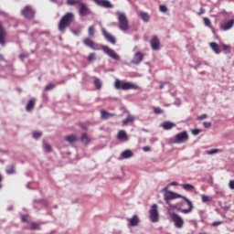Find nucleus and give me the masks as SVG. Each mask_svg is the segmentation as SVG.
<instances>
[{
  "label": "nucleus",
  "mask_w": 234,
  "mask_h": 234,
  "mask_svg": "<svg viewBox=\"0 0 234 234\" xmlns=\"http://www.w3.org/2000/svg\"><path fill=\"white\" fill-rule=\"evenodd\" d=\"M177 198H183L185 202H186V205H188L187 208H179V211L183 214H189L193 211L194 206L192 201L188 199L187 197H184L183 196H180V194H176V192H165V202L171 207H176L173 205H171V200L177 199Z\"/></svg>",
  "instance_id": "f257e3e1"
},
{
  "label": "nucleus",
  "mask_w": 234,
  "mask_h": 234,
  "mask_svg": "<svg viewBox=\"0 0 234 234\" xmlns=\"http://www.w3.org/2000/svg\"><path fill=\"white\" fill-rule=\"evenodd\" d=\"M75 21V15L72 12L66 13L60 19L58 23V30L60 32H65L68 27H69Z\"/></svg>",
  "instance_id": "f03ea898"
},
{
  "label": "nucleus",
  "mask_w": 234,
  "mask_h": 234,
  "mask_svg": "<svg viewBox=\"0 0 234 234\" xmlns=\"http://www.w3.org/2000/svg\"><path fill=\"white\" fill-rule=\"evenodd\" d=\"M114 86L116 90H136L139 89V86L135 83L120 80L118 79L115 80Z\"/></svg>",
  "instance_id": "7ed1b4c3"
},
{
  "label": "nucleus",
  "mask_w": 234,
  "mask_h": 234,
  "mask_svg": "<svg viewBox=\"0 0 234 234\" xmlns=\"http://www.w3.org/2000/svg\"><path fill=\"white\" fill-rule=\"evenodd\" d=\"M118 21H119V28L123 31L127 32L129 30V20L124 13L118 12Z\"/></svg>",
  "instance_id": "20e7f679"
},
{
  "label": "nucleus",
  "mask_w": 234,
  "mask_h": 234,
  "mask_svg": "<svg viewBox=\"0 0 234 234\" xmlns=\"http://www.w3.org/2000/svg\"><path fill=\"white\" fill-rule=\"evenodd\" d=\"M168 214L170 215L172 221H174V226L181 229L185 224L183 218H181V216H178V214H176V212H168Z\"/></svg>",
  "instance_id": "39448f33"
},
{
  "label": "nucleus",
  "mask_w": 234,
  "mask_h": 234,
  "mask_svg": "<svg viewBox=\"0 0 234 234\" xmlns=\"http://www.w3.org/2000/svg\"><path fill=\"white\" fill-rule=\"evenodd\" d=\"M22 16L27 20H33L35 18L36 12L30 5H26L22 10Z\"/></svg>",
  "instance_id": "423d86ee"
},
{
  "label": "nucleus",
  "mask_w": 234,
  "mask_h": 234,
  "mask_svg": "<svg viewBox=\"0 0 234 234\" xmlns=\"http://www.w3.org/2000/svg\"><path fill=\"white\" fill-rule=\"evenodd\" d=\"M101 50L104 51L106 55L112 58L114 60H120V56L111 48L105 45H101Z\"/></svg>",
  "instance_id": "0eeeda50"
},
{
  "label": "nucleus",
  "mask_w": 234,
  "mask_h": 234,
  "mask_svg": "<svg viewBox=\"0 0 234 234\" xmlns=\"http://www.w3.org/2000/svg\"><path fill=\"white\" fill-rule=\"evenodd\" d=\"M159 219V212H158V206L154 203L152 205L150 208V220L154 223L158 222Z\"/></svg>",
  "instance_id": "6e6552de"
},
{
  "label": "nucleus",
  "mask_w": 234,
  "mask_h": 234,
  "mask_svg": "<svg viewBox=\"0 0 234 234\" xmlns=\"http://www.w3.org/2000/svg\"><path fill=\"white\" fill-rule=\"evenodd\" d=\"M79 14L80 16L85 17L91 15V11L87 4L81 2V4L79 5Z\"/></svg>",
  "instance_id": "1a4fd4ad"
},
{
  "label": "nucleus",
  "mask_w": 234,
  "mask_h": 234,
  "mask_svg": "<svg viewBox=\"0 0 234 234\" xmlns=\"http://www.w3.org/2000/svg\"><path fill=\"white\" fill-rule=\"evenodd\" d=\"M189 139V135L186 131H183L176 134V143L182 144Z\"/></svg>",
  "instance_id": "9d476101"
},
{
  "label": "nucleus",
  "mask_w": 234,
  "mask_h": 234,
  "mask_svg": "<svg viewBox=\"0 0 234 234\" xmlns=\"http://www.w3.org/2000/svg\"><path fill=\"white\" fill-rule=\"evenodd\" d=\"M6 36H7L6 30H5V27L3 26L2 22L0 21V45L2 47L5 46Z\"/></svg>",
  "instance_id": "9b49d317"
},
{
  "label": "nucleus",
  "mask_w": 234,
  "mask_h": 234,
  "mask_svg": "<svg viewBox=\"0 0 234 234\" xmlns=\"http://www.w3.org/2000/svg\"><path fill=\"white\" fill-rule=\"evenodd\" d=\"M83 44L86 47H89L90 48H91L92 50H100V48L98 46V44H96L91 38L90 37H86L83 40Z\"/></svg>",
  "instance_id": "f8f14e48"
},
{
  "label": "nucleus",
  "mask_w": 234,
  "mask_h": 234,
  "mask_svg": "<svg viewBox=\"0 0 234 234\" xmlns=\"http://www.w3.org/2000/svg\"><path fill=\"white\" fill-rule=\"evenodd\" d=\"M150 46L152 47V50L157 51L160 49V40L157 36L152 37V40H150Z\"/></svg>",
  "instance_id": "ddd939ff"
},
{
  "label": "nucleus",
  "mask_w": 234,
  "mask_h": 234,
  "mask_svg": "<svg viewBox=\"0 0 234 234\" xmlns=\"http://www.w3.org/2000/svg\"><path fill=\"white\" fill-rule=\"evenodd\" d=\"M144 55L141 51L135 52L133 55V59H132V64L139 65L144 60Z\"/></svg>",
  "instance_id": "4468645a"
},
{
  "label": "nucleus",
  "mask_w": 234,
  "mask_h": 234,
  "mask_svg": "<svg viewBox=\"0 0 234 234\" xmlns=\"http://www.w3.org/2000/svg\"><path fill=\"white\" fill-rule=\"evenodd\" d=\"M102 34L108 42H110L112 45H116V38L112 34L107 32L105 28L102 29Z\"/></svg>",
  "instance_id": "2eb2a0df"
},
{
  "label": "nucleus",
  "mask_w": 234,
  "mask_h": 234,
  "mask_svg": "<svg viewBox=\"0 0 234 234\" xmlns=\"http://www.w3.org/2000/svg\"><path fill=\"white\" fill-rule=\"evenodd\" d=\"M234 27V19H230L220 25V29L223 31H228Z\"/></svg>",
  "instance_id": "dca6fc26"
},
{
  "label": "nucleus",
  "mask_w": 234,
  "mask_h": 234,
  "mask_svg": "<svg viewBox=\"0 0 234 234\" xmlns=\"http://www.w3.org/2000/svg\"><path fill=\"white\" fill-rule=\"evenodd\" d=\"M93 2L96 5L102 6L104 8H112V5L108 0H93Z\"/></svg>",
  "instance_id": "f3484780"
},
{
  "label": "nucleus",
  "mask_w": 234,
  "mask_h": 234,
  "mask_svg": "<svg viewBox=\"0 0 234 234\" xmlns=\"http://www.w3.org/2000/svg\"><path fill=\"white\" fill-rule=\"evenodd\" d=\"M140 219L138 218V216L133 215L132 216V218H130V219H128V226L130 227H136L139 225Z\"/></svg>",
  "instance_id": "a211bd4d"
},
{
  "label": "nucleus",
  "mask_w": 234,
  "mask_h": 234,
  "mask_svg": "<svg viewBox=\"0 0 234 234\" xmlns=\"http://www.w3.org/2000/svg\"><path fill=\"white\" fill-rule=\"evenodd\" d=\"M176 126V124L170 121H165V122H163V124H162L163 129L165 131L172 130Z\"/></svg>",
  "instance_id": "6ab92c4d"
},
{
  "label": "nucleus",
  "mask_w": 234,
  "mask_h": 234,
  "mask_svg": "<svg viewBox=\"0 0 234 234\" xmlns=\"http://www.w3.org/2000/svg\"><path fill=\"white\" fill-rule=\"evenodd\" d=\"M135 121V117L133 114H128V116H126V118L123 120L122 122V125L123 126H127L128 123L133 122Z\"/></svg>",
  "instance_id": "aec40b11"
},
{
  "label": "nucleus",
  "mask_w": 234,
  "mask_h": 234,
  "mask_svg": "<svg viewBox=\"0 0 234 234\" xmlns=\"http://www.w3.org/2000/svg\"><path fill=\"white\" fill-rule=\"evenodd\" d=\"M5 172L7 175H14L16 174V165L9 164L5 167Z\"/></svg>",
  "instance_id": "412c9836"
},
{
  "label": "nucleus",
  "mask_w": 234,
  "mask_h": 234,
  "mask_svg": "<svg viewBox=\"0 0 234 234\" xmlns=\"http://www.w3.org/2000/svg\"><path fill=\"white\" fill-rule=\"evenodd\" d=\"M101 118L103 120H107V119H109L111 117H114L115 116V113H111V112H107L106 110H101Z\"/></svg>",
  "instance_id": "4be33fe9"
},
{
  "label": "nucleus",
  "mask_w": 234,
  "mask_h": 234,
  "mask_svg": "<svg viewBox=\"0 0 234 234\" xmlns=\"http://www.w3.org/2000/svg\"><path fill=\"white\" fill-rule=\"evenodd\" d=\"M209 47L216 54H220V48L218 43L211 42L209 43Z\"/></svg>",
  "instance_id": "5701e85b"
},
{
  "label": "nucleus",
  "mask_w": 234,
  "mask_h": 234,
  "mask_svg": "<svg viewBox=\"0 0 234 234\" xmlns=\"http://www.w3.org/2000/svg\"><path fill=\"white\" fill-rule=\"evenodd\" d=\"M133 156V153L132 150H124L122 153V157L123 159H129V158H132Z\"/></svg>",
  "instance_id": "b1692460"
},
{
  "label": "nucleus",
  "mask_w": 234,
  "mask_h": 234,
  "mask_svg": "<svg viewBox=\"0 0 234 234\" xmlns=\"http://www.w3.org/2000/svg\"><path fill=\"white\" fill-rule=\"evenodd\" d=\"M80 141L83 144L88 145L90 143V138L88 136L86 133H84L80 137Z\"/></svg>",
  "instance_id": "393cba45"
},
{
  "label": "nucleus",
  "mask_w": 234,
  "mask_h": 234,
  "mask_svg": "<svg viewBox=\"0 0 234 234\" xmlns=\"http://www.w3.org/2000/svg\"><path fill=\"white\" fill-rule=\"evenodd\" d=\"M66 141L69 144L78 142V137L75 134H69L66 136Z\"/></svg>",
  "instance_id": "a878e982"
},
{
  "label": "nucleus",
  "mask_w": 234,
  "mask_h": 234,
  "mask_svg": "<svg viewBox=\"0 0 234 234\" xmlns=\"http://www.w3.org/2000/svg\"><path fill=\"white\" fill-rule=\"evenodd\" d=\"M82 3L81 0H68L67 5L69 6L80 5Z\"/></svg>",
  "instance_id": "bb28decb"
},
{
  "label": "nucleus",
  "mask_w": 234,
  "mask_h": 234,
  "mask_svg": "<svg viewBox=\"0 0 234 234\" xmlns=\"http://www.w3.org/2000/svg\"><path fill=\"white\" fill-rule=\"evenodd\" d=\"M36 101L34 99H31L27 105V111L31 112L35 108Z\"/></svg>",
  "instance_id": "cd10ccee"
},
{
  "label": "nucleus",
  "mask_w": 234,
  "mask_h": 234,
  "mask_svg": "<svg viewBox=\"0 0 234 234\" xmlns=\"http://www.w3.org/2000/svg\"><path fill=\"white\" fill-rule=\"evenodd\" d=\"M139 16L141 17V19H143V21L148 23L150 20V16L146 12H141V14H139Z\"/></svg>",
  "instance_id": "c85d7f7f"
},
{
  "label": "nucleus",
  "mask_w": 234,
  "mask_h": 234,
  "mask_svg": "<svg viewBox=\"0 0 234 234\" xmlns=\"http://www.w3.org/2000/svg\"><path fill=\"white\" fill-rule=\"evenodd\" d=\"M118 139L119 140H127V133H126V132L125 131H123V130H121V131H119V133H118Z\"/></svg>",
  "instance_id": "c756f323"
},
{
  "label": "nucleus",
  "mask_w": 234,
  "mask_h": 234,
  "mask_svg": "<svg viewBox=\"0 0 234 234\" xmlns=\"http://www.w3.org/2000/svg\"><path fill=\"white\" fill-rule=\"evenodd\" d=\"M181 187H183L186 191H193L195 189L194 185H189V184H185V185H181Z\"/></svg>",
  "instance_id": "7c9ffc66"
},
{
  "label": "nucleus",
  "mask_w": 234,
  "mask_h": 234,
  "mask_svg": "<svg viewBox=\"0 0 234 234\" xmlns=\"http://www.w3.org/2000/svg\"><path fill=\"white\" fill-rule=\"evenodd\" d=\"M203 23H204L205 27H207L208 28H212V24L208 17H203Z\"/></svg>",
  "instance_id": "2f4dec72"
},
{
  "label": "nucleus",
  "mask_w": 234,
  "mask_h": 234,
  "mask_svg": "<svg viewBox=\"0 0 234 234\" xmlns=\"http://www.w3.org/2000/svg\"><path fill=\"white\" fill-rule=\"evenodd\" d=\"M94 85H95L96 90H100L101 89L102 84L99 78H95Z\"/></svg>",
  "instance_id": "473e14b6"
},
{
  "label": "nucleus",
  "mask_w": 234,
  "mask_h": 234,
  "mask_svg": "<svg viewBox=\"0 0 234 234\" xmlns=\"http://www.w3.org/2000/svg\"><path fill=\"white\" fill-rule=\"evenodd\" d=\"M219 152H220V150L218 148H213L211 150H207L206 151V154L213 155V154H218Z\"/></svg>",
  "instance_id": "72a5a7b5"
},
{
  "label": "nucleus",
  "mask_w": 234,
  "mask_h": 234,
  "mask_svg": "<svg viewBox=\"0 0 234 234\" xmlns=\"http://www.w3.org/2000/svg\"><path fill=\"white\" fill-rule=\"evenodd\" d=\"M201 201L202 203L212 202V197H209V196H206V194H203L201 196Z\"/></svg>",
  "instance_id": "f704fd0d"
},
{
  "label": "nucleus",
  "mask_w": 234,
  "mask_h": 234,
  "mask_svg": "<svg viewBox=\"0 0 234 234\" xmlns=\"http://www.w3.org/2000/svg\"><path fill=\"white\" fill-rule=\"evenodd\" d=\"M222 49L226 54H229L231 50V47L226 44H222Z\"/></svg>",
  "instance_id": "c9c22d12"
},
{
  "label": "nucleus",
  "mask_w": 234,
  "mask_h": 234,
  "mask_svg": "<svg viewBox=\"0 0 234 234\" xmlns=\"http://www.w3.org/2000/svg\"><path fill=\"white\" fill-rule=\"evenodd\" d=\"M96 60V53L95 52H92L89 55L88 57V61L89 62H93Z\"/></svg>",
  "instance_id": "e433bc0d"
},
{
  "label": "nucleus",
  "mask_w": 234,
  "mask_h": 234,
  "mask_svg": "<svg viewBox=\"0 0 234 234\" xmlns=\"http://www.w3.org/2000/svg\"><path fill=\"white\" fill-rule=\"evenodd\" d=\"M94 35H95V27L94 26H90L89 28V36L90 37H94Z\"/></svg>",
  "instance_id": "4c0bfd02"
},
{
  "label": "nucleus",
  "mask_w": 234,
  "mask_h": 234,
  "mask_svg": "<svg viewBox=\"0 0 234 234\" xmlns=\"http://www.w3.org/2000/svg\"><path fill=\"white\" fill-rule=\"evenodd\" d=\"M154 113L162 114L164 113V110H162L160 107H154Z\"/></svg>",
  "instance_id": "58836bf2"
},
{
  "label": "nucleus",
  "mask_w": 234,
  "mask_h": 234,
  "mask_svg": "<svg viewBox=\"0 0 234 234\" xmlns=\"http://www.w3.org/2000/svg\"><path fill=\"white\" fill-rule=\"evenodd\" d=\"M42 136V132L35 131L33 132V138L38 139Z\"/></svg>",
  "instance_id": "ea45409f"
},
{
  "label": "nucleus",
  "mask_w": 234,
  "mask_h": 234,
  "mask_svg": "<svg viewBox=\"0 0 234 234\" xmlns=\"http://www.w3.org/2000/svg\"><path fill=\"white\" fill-rule=\"evenodd\" d=\"M54 88H55V85L52 84V83H49V84H48V85L46 86L45 90H46V91H50V90H52Z\"/></svg>",
  "instance_id": "a19ab883"
},
{
  "label": "nucleus",
  "mask_w": 234,
  "mask_h": 234,
  "mask_svg": "<svg viewBox=\"0 0 234 234\" xmlns=\"http://www.w3.org/2000/svg\"><path fill=\"white\" fill-rule=\"evenodd\" d=\"M44 148H45L46 151L48 152V153H51V152H52V147H51V145H50L49 144H48V143H45Z\"/></svg>",
  "instance_id": "79ce46f5"
},
{
  "label": "nucleus",
  "mask_w": 234,
  "mask_h": 234,
  "mask_svg": "<svg viewBox=\"0 0 234 234\" xmlns=\"http://www.w3.org/2000/svg\"><path fill=\"white\" fill-rule=\"evenodd\" d=\"M31 229L32 230L40 229V227H39L38 223H31Z\"/></svg>",
  "instance_id": "37998d69"
},
{
  "label": "nucleus",
  "mask_w": 234,
  "mask_h": 234,
  "mask_svg": "<svg viewBox=\"0 0 234 234\" xmlns=\"http://www.w3.org/2000/svg\"><path fill=\"white\" fill-rule=\"evenodd\" d=\"M207 113H203V114L197 116V121H203V120H205V119H207Z\"/></svg>",
  "instance_id": "c03bdc74"
},
{
  "label": "nucleus",
  "mask_w": 234,
  "mask_h": 234,
  "mask_svg": "<svg viewBox=\"0 0 234 234\" xmlns=\"http://www.w3.org/2000/svg\"><path fill=\"white\" fill-rule=\"evenodd\" d=\"M159 11H160L161 13H167V7H166L165 5H161L159 6Z\"/></svg>",
  "instance_id": "a18cd8bd"
},
{
  "label": "nucleus",
  "mask_w": 234,
  "mask_h": 234,
  "mask_svg": "<svg viewBox=\"0 0 234 234\" xmlns=\"http://www.w3.org/2000/svg\"><path fill=\"white\" fill-rule=\"evenodd\" d=\"M212 126V123L210 122H203V127L206 129H208Z\"/></svg>",
  "instance_id": "49530a36"
},
{
  "label": "nucleus",
  "mask_w": 234,
  "mask_h": 234,
  "mask_svg": "<svg viewBox=\"0 0 234 234\" xmlns=\"http://www.w3.org/2000/svg\"><path fill=\"white\" fill-rule=\"evenodd\" d=\"M229 189L234 190V180H229Z\"/></svg>",
  "instance_id": "de8ad7c7"
},
{
  "label": "nucleus",
  "mask_w": 234,
  "mask_h": 234,
  "mask_svg": "<svg viewBox=\"0 0 234 234\" xmlns=\"http://www.w3.org/2000/svg\"><path fill=\"white\" fill-rule=\"evenodd\" d=\"M200 133V130L199 129H194L192 130V134L194 135H198Z\"/></svg>",
  "instance_id": "09e8293b"
},
{
  "label": "nucleus",
  "mask_w": 234,
  "mask_h": 234,
  "mask_svg": "<svg viewBox=\"0 0 234 234\" xmlns=\"http://www.w3.org/2000/svg\"><path fill=\"white\" fill-rule=\"evenodd\" d=\"M221 224H222L221 221H213L212 226H213V227H218V226H219V225H221Z\"/></svg>",
  "instance_id": "8fccbe9b"
},
{
  "label": "nucleus",
  "mask_w": 234,
  "mask_h": 234,
  "mask_svg": "<svg viewBox=\"0 0 234 234\" xmlns=\"http://www.w3.org/2000/svg\"><path fill=\"white\" fill-rule=\"evenodd\" d=\"M206 13V10L203 8V7H200L199 8V13H198V16H202Z\"/></svg>",
  "instance_id": "3c124183"
},
{
  "label": "nucleus",
  "mask_w": 234,
  "mask_h": 234,
  "mask_svg": "<svg viewBox=\"0 0 234 234\" xmlns=\"http://www.w3.org/2000/svg\"><path fill=\"white\" fill-rule=\"evenodd\" d=\"M80 128L83 129V130H88V127H87V125H86L85 123L80 122Z\"/></svg>",
  "instance_id": "603ef678"
},
{
  "label": "nucleus",
  "mask_w": 234,
  "mask_h": 234,
  "mask_svg": "<svg viewBox=\"0 0 234 234\" xmlns=\"http://www.w3.org/2000/svg\"><path fill=\"white\" fill-rule=\"evenodd\" d=\"M143 151L150 152L151 151V147L150 146H144V147H143Z\"/></svg>",
  "instance_id": "864d4df0"
},
{
  "label": "nucleus",
  "mask_w": 234,
  "mask_h": 234,
  "mask_svg": "<svg viewBox=\"0 0 234 234\" xmlns=\"http://www.w3.org/2000/svg\"><path fill=\"white\" fill-rule=\"evenodd\" d=\"M2 182H3V176L0 173V189L3 187Z\"/></svg>",
  "instance_id": "5fc2aeb1"
},
{
  "label": "nucleus",
  "mask_w": 234,
  "mask_h": 234,
  "mask_svg": "<svg viewBox=\"0 0 234 234\" xmlns=\"http://www.w3.org/2000/svg\"><path fill=\"white\" fill-rule=\"evenodd\" d=\"M163 192L167 193L171 192V190H168V186H165V188H163Z\"/></svg>",
  "instance_id": "6e6d98bb"
},
{
  "label": "nucleus",
  "mask_w": 234,
  "mask_h": 234,
  "mask_svg": "<svg viewBox=\"0 0 234 234\" xmlns=\"http://www.w3.org/2000/svg\"><path fill=\"white\" fill-rule=\"evenodd\" d=\"M21 219L23 222H27V218H25V216H22Z\"/></svg>",
  "instance_id": "4d7b16f0"
},
{
  "label": "nucleus",
  "mask_w": 234,
  "mask_h": 234,
  "mask_svg": "<svg viewBox=\"0 0 234 234\" xmlns=\"http://www.w3.org/2000/svg\"><path fill=\"white\" fill-rule=\"evenodd\" d=\"M170 186H177V182L176 181L171 182Z\"/></svg>",
  "instance_id": "13d9d810"
},
{
  "label": "nucleus",
  "mask_w": 234,
  "mask_h": 234,
  "mask_svg": "<svg viewBox=\"0 0 234 234\" xmlns=\"http://www.w3.org/2000/svg\"><path fill=\"white\" fill-rule=\"evenodd\" d=\"M79 33H80V31L73 30V34H74V35L78 36Z\"/></svg>",
  "instance_id": "bf43d9fd"
},
{
  "label": "nucleus",
  "mask_w": 234,
  "mask_h": 234,
  "mask_svg": "<svg viewBox=\"0 0 234 234\" xmlns=\"http://www.w3.org/2000/svg\"><path fill=\"white\" fill-rule=\"evenodd\" d=\"M199 234H209L208 232H200Z\"/></svg>",
  "instance_id": "052dcab7"
},
{
  "label": "nucleus",
  "mask_w": 234,
  "mask_h": 234,
  "mask_svg": "<svg viewBox=\"0 0 234 234\" xmlns=\"http://www.w3.org/2000/svg\"><path fill=\"white\" fill-rule=\"evenodd\" d=\"M50 2H54V0H49Z\"/></svg>",
  "instance_id": "680f3d73"
}]
</instances>
